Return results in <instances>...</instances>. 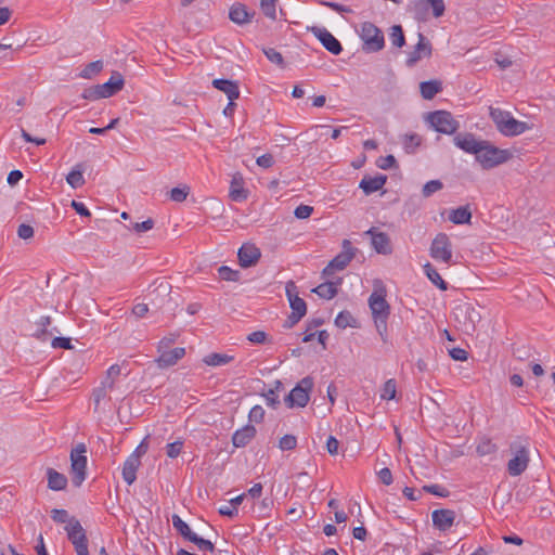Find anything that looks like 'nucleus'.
<instances>
[{
  "label": "nucleus",
  "instance_id": "nucleus-36",
  "mask_svg": "<svg viewBox=\"0 0 555 555\" xmlns=\"http://www.w3.org/2000/svg\"><path fill=\"white\" fill-rule=\"evenodd\" d=\"M172 526L184 539L189 541H191V539L196 534L178 515L172 516Z\"/></svg>",
  "mask_w": 555,
  "mask_h": 555
},
{
  "label": "nucleus",
  "instance_id": "nucleus-20",
  "mask_svg": "<svg viewBox=\"0 0 555 555\" xmlns=\"http://www.w3.org/2000/svg\"><path fill=\"white\" fill-rule=\"evenodd\" d=\"M431 517L434 526L441 531H446L453 526L455 513L451 509H436Z\"/></svg>",
  "mask_w": 555,
  "mask_h": 555
},
{
  "label": "nucleus",
  "instance_id": "nucleus-11",
  "mask_svg": "<svg viewBox=\"0 0 555 555\" xmlns=\"http://www.w3.org/2000/svg\"><path fill=\"white\" fill-rule=\"evenodd\" d=\"M356 249L352 247L351 242L344 240L343 250L334 257L330 263L323 269V275L330 276L335 271L344 270L349 262L353 259Z\"/></svg>",
  "mask_w": 555,
  "mask_h": 555
},
{
  "label": "nucleus",
  "instance_id": "nucleus-34",
  "mask_svg": "<svg viewBox=\"0 0 555 555\" xmlns=\"http://www.w3.org/2000/svg\"><path fill=\"white\" fill-rule=\"evenodd\" d=\"M114 389V387H106L105 383H101L99 387H96L92 392V399L94 402V410L98 411L100 408V403L103 399L108 398L111 400V397H108V393Z\"/></svg>",
  "mask_w": 555,
  "mask_h": 555
},
{
  "label": "nucleus",
  "instance_id": "nucleus-51",
  "mask_svg": "<svg viewBox=\"0 0 555 555\" xmlns=\"http://www.w3.org/2000/svg\"><path fill=\"white\" fill-rule=\"evenodd\" d=\"M422 490L440 498H446L449 495V491L440 485L424 486Z\"/></svg>",
  "mask_w": 555,
  "mask_h": 555
},
{
  "label": "nucleus",
  "instance_id": "nucleus-9",
  "mask_svg": "<svg viewBox=\"0 0 555 555\" xmlns=\"http://www.w3.org/2000/svg\"><path fill=\"white\" fill-rule=\"evenodd\" d=\"M87 452L86 446L83 443L78 444L70 452V474L73 485L76 487H80L81 483L86 479V469H87V456L85 453Z\"/></svg>",
  "mask_w": 555,
  "mask_h": 555
},
{
  "label": "nucleus",
  "instance_id": "nucleus-27",
  "mask_svg": "<svg viewBox=\"0 0 555 555\" xmlns=\"http://www.w3.org/2000/svg\"><path fill=\"white\" fill-rule=\"evenodd\" d=\"M386 176L364 177L360 182V188L365 194H372L379 191L386 183Z\"/></svg>",
  "mask_w": 555,
  "mask_h": 555
},
{
  "label": "nucleus",
  "instance_id": "nucleus-28",
  "mask_svg": "<svg viewBox=\"0 0 555 555\" xmlns=\"http://www.w3.org/2000/svg\"><path fill=\"white\" fill-rule=\"evenodd\" d=\"M449 220L454 224H468L472 220V210L468 205L449 211Z\"/></svg>",
  "mask_w": 555,
  "mask_h": 555
},
{
  "label": "nucleus",
  "instance_id": "nucleus-32",
  "mask_svg": "<svg viewBox=\"0 0 555 555\" xmlns=\"http://www.w3.org/2000/svg\"><path fill=\"white\" fill-rule=\"evenodd\" d=\"M233 356L227 353L212 352L203 358V362L208 366H222L233 361Z\"/></svg>",
  "mask_w": 555,
  "mask_h": 555
},
{
  "label": "nucleus",
  "instance_id": "nucleus-25",
  "mask_svg": "<svg viewBox=\"0 0 555 555\" xmlns=\"http://www.w3.org/2000/svg\"><path fill=\"white\" fill-rule=\"evenodd\" d=\"M141 465V461L135 456H128L122 465V478L128 485H132L137 479V470Z\"/></svg>",
  "mask_w": 555,
  "mask_h": 555
},
{
  "label": "nucleus",
  "instance_id": "nucleus-38",
  "mask_svg": "<svg viewBox=\"0 0 555 555\" xmlns=\"http://www.w3.org/2000/svg\"><path fill=\"white\" fill-rule=\"evenodd\" d=\"M278 0H260V9L262 13L270 20H276Z\"/></svg>",
  "mask_w": 555,
  "mask_h": 555
},
{
  "label": "nucleus",
  "instance_id": "nucleus-53",
  "mask_svg": "<svg viewBox=\"0 0 555 555\" xmlns=\"http://www.w3.org/2000/svg\"><path fill=\"white\" fill-rule=\"evenodd\" d=\"M248 418L254 423H261L264 418V410L261 405H255L251 408L248 414Z\"/></svg>",
  "mask_w": 555,
  "mask_h": 555
},
{
  "label": "nucleus",
  "instance_id": "nucleus-16",
  "mask_svg": "<svg viewBox=\"0 0 555 555\" xmlns=\"http://www.w3.org/2000/svg\"><path fill=\"white\" fill-rule=\"evenodd\" d=\"M482 141L483 140H477L473 133L468 132L457 133L453 138V143L456 147L466 153L474 154L475 156L477 155Z\"/></svg>",
  "mask_w": 555,
  "mask_h": 555
},
{
  "label": "nucleus",
  "instance_id": "nucleus-8",
  "mask_svg": "<svg viewBox=\"0 0 555 555\" xmlns=\"http://www.w3.org/2000/svg\"><path fill=\"white\" fill-rule=\"evenodd\" d=\"M313 378L310 376L304 377L285 398V403L288 408H304L308 404L310 392L313 388Z\"/></svg>",
  "mask_w": 555,
  "mask_h": 555
},
{
  "label": "nucleus",
  "instance_id": "nucleus-10",
  "mask_svg": "<svg viewBox=\"0 0 555 555\" xmlns=\"http://www.w3.org/2000/svg\"><path fill=\"white\" fill-rule=\"evenodd\" d=\"M286 295L292 308V313L287 319V327L294 326L307 312V305L302 298L298 296L297 286L293 281L286 283Z\"/></svg>",
  "mask_w": 555,
  "mask_h": 555
},
{
  "label": "nucleus",
  "instance_id": "nucleus-49",
  "mask_svg": "<svg viewBox=\"0 0 555 555\" xmlns=\"http://www.w3.org/2000/svg\"><path fill=\"white\" fill-rule=\"evenodd\" d=\"M496 451V447L490 440L486 439L477 446V453L481 456L492 454Z\"/></svg>",
  "mask_w": 555,
  "mask_h": 555
},
{
  "label": "nucleus",
  "instance_id": "nucleus-17",
  "mask_svg": "<svg viewBox=\"0 0 555 555\" xmlns=\"http://www.w3.org/2000/svg\"><path fill=\"white\" fill-rule=\"evenodd\" d=\"M311 30L331 53L338 55L343 51L340 42L327 29L313 27Z\"/></svg>",
  "mask_w": 555,
  "mask_h": 555
},
{
  "label": "nucleus",
  "instance_id": "nucleus-6",
  "mask_svg": "<svg viewBox=\"0 0 555 555\" xmlns=\"http://www.w3.org/2000/svg\"><path fill=\"white\" fill-rule=\"evenodd\" d=\"M125 80L122 75L119 72H114L105 83L98 85L91 89H88L83 93L85 99L98 100V99H106L124 88Z\"/></svg>",
  "mask_w": 555,
  "mask_h": 555
},
{
  "label": "nucleus",
  "instance_id": "nucleus-31",
  "mask_svg": "<svg viewBox=\"0 0 555 555\" xmlns=\"http://www.w3.org/2000/svg\"><path fill=\"white\" fill-rule=\"evenodd\" d=\"M423 268H424V272H425L426 276L435 286H437L441 291H447V288H448L447 282L441 278L440 273L437 271V269L433 264L427 262L426 264H424Z\"/></svg>",
  "mask_w": 555,
  "mask_h": 555
},
{
  "label": "nucleus",
  "instance_id": "nucleus-63",
  "mask_svg": "<svg viewBox=\"0 0 555 555\" xmlns=\"http://www.w3.org/2000/svg\"><path fill=\"white\" fill-rule=\"evenodd\" d=\"M451 358L455 361H465L467 360V352L462 349V348H452L450 351H449Z\"/></svg>",
  "mask_w": 555,
  "mask_h": 555
},
{
  "label": "nucleus",
  "instance_id": "nucleus-39",
  "mask_svg": "<svg viewBox=\"0 0 555 555\" xmlns=\"http://www.w3.org/2000/svg\"><path fill=\"white\" fill-rule=\"evenodd\" d=\"M103 69L102 61H94L89 63L80 73V77L90 79L98 75Z\"/></svg>",
  "mask_w": 555,
  "mask_h": 555
},
{
  "label": "nucleus",
  "instance_id": "nucleus-62",
  "mask_svg": "<svg viewBox=\"0 0 555 555\" xmlns=\"http://www.w3.org/2000/svg\"><path fill=\"white\" fill-rule=\"evenodd\" d=\"M256 163L262 168H270L274 164V158L271 154H263L257 158Z\"/></svg>",
  "mask_w": 555,
  "mask_h": 555
},
{
  "label": "nucleus",
  "instance_id": "nucleus-22",
  "mask_svg": "<svg viewBox=\"0 0 555 555\" xmlns=\"http://www.w3.org/2000/svg\"><path fill=\"white\" fill-rule=\"evenodd\" d=\"M65 530L67 532L69 541L73 543V545L82 543L87 541L85 529L82 528L81 524L75 519L70 518L68 524L65 527Z\"/></svg>",
  "mask_w": 555,
  "mask_h": 555
},
{
  "label": "nucleus",
  "instance_id": "nucleus-13",
  "mask_svg": "<svg viewBox=\"0 0 555 555\" xmlns=\"http://www.w3.org/2000/svg\"><path fill=\"white\" fill-rule=\"evenodd\" d=\"M430 256L438 261L449 263L452 258V244L446 233H439L430 245Z\"/></svg>",
  "mask_w": 555,
  "mask_h": 555
},
{
  "label": "nucleus",
  "instance_id": "nucleus-43",
  "mask_svg": "<svg viewBox=\"0 0 555 555\" xmlns=\"http://www.w3.org/2000/svg\"><path fill=\"white\" fill-rule=\"evenodd\" d=\"M189 194H190V188L188 185H183V186H179V188H173L170 191V198L173 202L182 203V202H184L186 199Z\"/></svg>",
  "mask_w": 555,
  "mask_h": 555
},
{
  "label": "nucleus",
  "instance_id": "nucleus-12",
  "mask_svg": "<svg viewBox=\"0 0 555 555\" xmlns=\"http://www.w3.org/2000/svg\"><path fill=\"white\" fill-rule=\"evenodd\" d=\"M361 39L364 49L370 52H376L384 47V36L382 31L372 23L365 22L361 25Z\"/></svg>",
  "mask_w": 555,
  "mask_h": 555
},
{
  "label": "nucleus",
  "instance_id": "nucleus-52",
  "mask_svg": "<svg viewBox=\"0 0 555 555\" xmlns=\"http://www.w3.org/2000/svg\"><path fill=\"white\" fill-rule=\"evenodd\" d=\"M183 441L178 440L171 443H168L166 447V453L170 459H176L182 451Z\"/></svg>",
  "mask_w": 555,
  "mask_h": 555
},
{
  "label": "nucleus",
  "instance_id": "nucleus-15",
  "mask_svg": "<svg viewBox=\"0 0 555 555\" xmlns=\"http://www.w3.org/2000/svg\"><path fill=\"white\" fill-rule=\"evenodd\" d=\"M237 256L241 267L249 268L259 261L261 251L255 244L245 243L238 249Z\"/></svg>",
  "mask_w": 555,
  "mask_h": 555
},
{
  "label": "nucleus",
  "instance_id": "nucleus-46",
  "mask_svg": "<svg viewBox=\"0 0 555 555\" xmlns=\"http://www.w3.org/2000/svg\"><path fill=\"white\" fill-rule=\"evenodd\" d=\"M391 43L398 48H401L404 44V35L401 26L395 25L391 28L390 33Z\"/></svg>",
  "mask_w": 555,
  "mask_h": 555
},
{
  "label": "nucleus",
  "instance_id": "nucleus-33",
  "mask_svg": "<svg viewBox=\"0 0 555 555\" xmlns=\"http://www.w3.org/2000/svg\"><path fill=\"white\" fill-rule=\"evenodd\" d=\"M338 283L325 282L313 288V292L324 299H332L337 294Z\"/></svg>",
  "mask_w": 555,
  "mask_h": 555
},
{
  "label": "nucleus",
  "instance_id": "nucleus-56",
  "mask_svg": "<svg viewBox=\"0 0 555 555\" xmlns=\"http://www.w3.org/2000/svg\"><path fill=\"white\" fill-rule=\"evenodd\" d=\"M154 227V221L152 219H147L143 222H135L132 225V230L137 233L147 232L152 230Z\"/></svg>",
  "mask_w": 555,
  "mask_h": 555
},
{
  "label": "nucleus",
  "instance_id": "nucleus-60",
  "mask_svg": "<svg viewBox=\"0 0 555 555\" xmlns=\"http://www.w3.org/2000/svg\"><path fill=\"white\" fill-rule=\"evenodd\" d=\"M247 339L253 344H264L267 341V334L263 331H256L250 333Z\"/></svg>",
  "mask_w": 555,
  "mask_h": 555
},
{
  "label": "nucleus",
  "instance_id": "nucleus-58",
  "mask_svg": "<svg viewBox=\"0 0 555 555\" xmlns=\"http://www.w3.org/2000/svg\"><path fill=\"white\" fill-rule=\"evenodd\" d=\"M147 437H145L129 456H135L137 460L141 461V457L147 452Z\"/></svg>",
  "mask_w": 555,
  "mask_h": 555
},
{
  "label": "nucleus",
  "instance_id": "nucleus-59",
  "mask_svg": "<svg viewBox=\"0 0 555 555\" xmlns=\"http://www.w3.org/2000/svg\"><path fill=\"white\" fill-rule=\"evenodd\" d=\"M51 346L53 348H63V349H72L73 346L70 344V339L66 337H54L52 339Z\"/></svg>",
  "mask_w": 555,
  "mask_h": 555
},
{
  "label": "nucleus",
  "instance_id": "nucleus-47",
  "mask_svg": "<svg viewBox=\"0 0 555 555\" xmlns=\"http://www.w3.org/2000/svg\"><path fill=\"white\" fill-rule=\"evenodd\" d=\"M297 446V439L293 435H285L279 441V448L282 451L294 450Z\"/></svg>",
  "mask_w": 555,
  "mask_h": 555
},
{
  "label": "nucleus",
  "instance_id": "nucleus-42",
  "mask_svg": "<svg viewBox=\"0 0 555 555\" xmlns=\"http://www.w3.org/2000/svg\"><path fill=\"white\" fill-rule=\"evenodd\" d=\"M356 320L352 314L348 311L340 312L336 319L335 324L340 328H346L348 326H354Z\"/></svg>",
  "mask_w": 555,
  "mask_h": 555
},
{
  "label": "nucleus",
  "instance_id": "nucleus-35",
  "mask_svg": "<svg viewBox=\"0 0 555 555\" xmlns=\"http://www.w3.org/2000/svg\"><path fill=\"white\" fill-rule=\"evenodd\" d=\"M66 181L73 189L80 188L85 184L81 165L75 166V168L67 175Z\"/></svg>",
  "mask_w": 555,
  "mask_h": 555
},
{
  "label": "nucleus",
  "instance_id": "nucleus-61",
  "mask_svg": "<svg viewBox=\"0 0 555 555\" xmlns=\"http://www.w3.org/2000/svg\"><path fill=\"white\" fill-rule=\"evenodd\" d=\"M52 519L56 522H67L70 520L68 519V514L65 509H52Z\"/></svg>",
  "mask_w": 555,
  "mask_h": 555
},
{
  "label": "nucleus",
  "instance_id": "nucleus-45",
  "mask_svg": "<svg viewBox=\"0 0 555 555\" xmlns=\"http://www.w3.org/2000/svg\"><path fill=\"white\" fill-rule=\"evenodd\" d=\"M218 274L221 280L236 282L240 278V272L232 270L227 266H222L218 269Z\"/></svg>",
  "mask_w": 555,
  "mask_h": 555
},
{
  "label": "nucleus",
  "instance_id": "nucleus-18",
  "mask_svg": "<svg viewBox=\"0 0 555 555\" xmlns=\"http://www.w3.org/2000/svg\"><path fill=\"white\" fill-rule=\"evenodd\" d=\"M158 352L159 356L156 359V363L159 369L172 366L185 356V349L183 347H177L171 350L165 349Z\"/></svg>",
  "mask_w": 555,
  "mask_h": 555
},
{
  "label": "nucleus",
  "instance_id": "nucleus-57",
  "mask_svg": "<svg viewBox=\"0 0 555 555\" xmlns=\"http://www.w3.org/2000/svg\"><path fill=\"white\" fill-rule=\"evenodd\" d=\"M264 399H266V403L267 405L271 406V408H276L278 404L280 403V400H279V395L276 393V390L275 389H270L268 390L264 395H263Z\"/></svg>",
  "mask_w": 555,
  "mask_h": 555
},
{
  "label": "nucleus",
  "instance_id": "nucleus-40",
  "mask_svg": "<svg viewBox=\"0 0 555 555\" xmlns=\"http://www.w3.org/2000/svg\"><path fill=\"white\" fill-rule=\"evenodd\" d=\"M120 373H121L120 366L118 364H114L107 370L106 376L104 377V379L102 382L106 384V387L115 388L116 382H117L118 377L120 376Z\"/></svg>",
  "mask_w": 555,
  "mask_h": 555
},
{
  "label": "nucleus",
  "instance_id": "nucleus-44",
  "mask_svg": "<svg viewBox=\"0 0 555 555\" xmlns=\"http://www.w3.org/2000/svg\"><path fill=\"white\" fill-rule=\"evenodd\" d=\"M443 183L440 180H431L428 181L422 189V194L424 197H429L436 192L442 190Z\"/></svg>",
  "mask_w": 555,
  "mask_h": 555
},
{
  "label": "nucleus",
  "instance_id": "nucleus-64",
  "mask_svg": "<svg viewBox=\"0 0 555 555\" xmlns=\"http://www.w3.org/2000/svg\"><path fill=\"white\" fill-rule=\"evenodd\" d=\"M338 447H339L338 440L335 437L330 436L327 439V442H326V449H327L328 453L331 455H336L338 453Z\"/></svg>",
  "mask_w": 555,
  "mask_h": 555
},
{
  "label": "nucleus",
  "instance_id": "nucleus-24",
  "mask_svg": "<svg viewBox=\"0 0 555 555\" xmlns=\"http://www.w3.org/2000/svg\"><path fill=\"white\" fill-rule=\"evenodd\" d=\"M256 436V428L253 425H246L237 429L232 436V443L236 448L247 446Z\"/></svg>",
  "mask_w": 555,
  "mask_h": 555
},
{
  "label": "nucleus",
  "instance_id": "nucleus-23",
  "mask_svg": "<svg viewBox=\"0 0 555 555\" xmlns=\"http://www.w3.org/2000/svg\"><path fill=\"white\" fill-rule=\"evenodd\" d=\"M212 86L223 92L228 96L229 101H235L240 96L238 85L235 81L228 79H214Z\"/></svg>",
  "mask_w": 555,
  "mask_h": 555
},
{
  "label": "nucleus",
  "instance_id": "nucleus-21",
  "mask_svg": "<svg viewBox=\"0 0 555 555\" xmlns=\"http://www.w3.org/2000/svg\"><path fill=\"white\" fill-rule=\"evenodd\" d=\"M366 234L371 236L372 245L378 254H389L391 251L389 237L385 233L370 229Z\"/></svg>",
  "mask_w": 555,
  "mask_h": 555
},
{
  "label": "nucleus",
  "instance_id": "nucleus-3",
  "mask_svg": "<svg viewBox=\"0 0 555 555\" xmlns=\"http://www.w3.org/2000/svg\"><path fill=\"white\" fill-rule=\"evenodd\" d=\"M512 157L513 154L509 150L499 149L489 141L483 140L476 155V160L482 168L490 169L506 163Z\"/></svg>",
  "mask_w": 555,
  "mask_h": 555
},
{
  "label": "nucleus",
  "instance_id": "nucleus-54",
  "mask_svg": "<svg viewBox=\"0 0 555 555\" xmlns=\"http://www.w3.org/2000/svg\"><path fill=\"white\" fill-rule=\"evenodd\" d=\"M34 228L29 224H26V223H22L18 228H17V235L22 240H30L33 238L34 236Z\"/></svg>",
  "mask_w": 555,
  "mask_h": 555
},
{
  "label": "nucleus",
  "instance_id": "nucleus-19",
  "mask_svg": "<svg viewBox=\"0 0 555 555\" xmlns=\"http://www.w3.org/2000/svg\"><path fill=\"white\" fill-rule=\"evenodd\" d=\"M255 12L248 11L247 7L243 3H234L229 11V18L237 24L245 25L251 22Z\"/></svg>",
  "mask_w": 555,
  "mask_h": 555
},
{
  "label": "nucleus",
  "instance_id": "nucleus-1",
  "mask_svg": "<svg viewBox=\"0 0 555 555\" xmlns=\"http://www.w3.org/2000/svg\"><path fill=\"white\" fill-rule=\"evenodd\" d=\"M369 306L376 330L383 337L387 328L390 306L386 301V287L380 280H374L373 282V293L369 298Z\"/></svg>",
  "mask_w": 555,
  "mask_h": 555
},
{
  "label": "nucleus",
  "instance_id": "nucleus-2",
  "mask_svg": "<svg viewBox=\"0 0 555 555\" xmlns=\"http://www.w3.org/2000/svg\"><path fill=\"white\" fill-rule=\"evenodd\" d=\"M489 114L496 130L505 137H516L531 129L525 121L515 119L509 112L498 107H489Z\"/></svg>",
  "mask_w": 555,
  "mask_h": 555
},
{
  "label": "nucleus",
  "instance_id": "nucleus-41",
  "mask_svg": "<svg viewBox=\"0 0 555 555\" xmlns=\"http://www.w3.org/2000/svg\"><path fill=\"white\" fill-rule=\"evenodd\" d=\"M397 385L395 379H388L380 389V398L383 400H392L396 398Z\"/></svg>",
  "mask_w": 555,
  "mask_h": 555
},
{
  "label": "nucleus",
  "instance_id": "nucleus-50",
  "mask_svg": "<svg viewBox=\"0 0 555 555\" xmlns=\"http://www.w3.org/2000/svg\"><path fill=\"white\" fill-rule=\"evenodd\" d=\"M263 53L270 62H272L279 66H283L284 60H283L282 54L279 51H276L273 48H266V49H263Z\"/></svg>",
  "mask_w": 555,
  "mask_h": 555
},
{
  "label": "nucleus",
  "instance_id": "nucleus-26",
  "mask_svg": "<svg viewBox=\"0 0 555 555\" xmlns=\"http://www.w3.org/2000/svg\"><path fill=\"white\" fill-rule=\"evenodd\" d=\"M418 88L423 99L431 100L442 91V81L439 79L423 81L418 85Z\"/></svg>",
  "mask_w": 555,
  "mask_h": 555
},
{
  "label": "nucleus",
  "instance_id": "nucleus-7",
  "mask_svg": "<svg viewBox=\"0 0 555 555\" xmlns=\"http://www.w3.org/2000/svg\"><path fill=\"white\" fill-rule=\"evenodd\" d=\"M454 317L461 330L466 334H472L481 320L480 310L470 304L457 306L454 309Z\"/></svg>",
  "mask_w": 555,
  "mask_h": 555
},
{
  "label": "nucleus",
  "instance_id": "nucleus-55",
  "mask_svg": "<svg viewBox=\"0 0 555 555\" xmlns=\"http://www.w3.org/2000/svg\"><path fill=\"white\" fill-rule=\"evenodd\" d=\"M313 212V207L309 205H299L295 211L294 215L298 219H307L311 216Z\"/></svg>",
  "mask_w": 555,
  "mask_h": 555
},
{
  "label": "nucleus",
  "instance_id": "nucleus-4",
  "mask_svg": "<svg viewBox=\"0 0 555 555\" xmlns=\"http://www.w3.org/2000/svg\"><path fill=\"white\" fill-rule=\"evenodd\" d=\"M423 118L433 130L443 134H453L460 128V122L447 111L427 113Z\"/></svg>",
  "mask_w": 555,
  "mask_h": 555
},
{
  "label": "nucleus",
  "instance_id": "nucleus-29",
  "mask_svg": "<svg viewBox=\"0 0 555 555\" xmlns=\"http://www.w3.org/2000/svg\"><path fill=\"white\" fill-rule=\"evenodd\" d=\"M48 487L53 491L64 490L67 486V478L65 475L56 472L53 468L47 469Z\"/></svg>",
  "mask_w": 555,
  "mask_h": 555
},
{
  "label": "nucleus",
  "instance_id": "nucleus-5",
  "mask_svg": "<svg viewBox=\"0 0 555 555\" xmlns=\"http://www.w3.org/2000/svg\"><path fill=\"white\" fill-rule=\"evenodd\" d=\"M513 457L507 463V472L511 476H519L529 464V448L525 440L517 439L511 443Z\"/></svg>",
  "mask_w": 555,
  "mask_h": 555
},
{
  "label": "nucleus",
  "instance_id": "nucleus-37",
  "mask_svg": "<svg viewBox=\"0 0 555 555\" xmlns=\"http://www.w3.org/2000/svg\"><path fill=\"white\" fill-rule=\"evenodd\" d=\"M433 47L430 41L423 35L418 34V60L431 56Z\"/></svg>",
  "mask_w": 555,
  "mask_h": 555
},
{
  "label": "nucleus",
  "instance_id": "nucleus-48",
  "mask_svg": "<svg viewBox=\"0 0 555 555\" xmlns=\"http://www.w3.org/2000/svg\"><path fill=\"white\" fill-rule=\"evenodd\" d=\"M190 542L196 544L197 548L202 552L212 553L215 551V546L209 540L202 539L197 534H195Z\"/></svg>",
  "mask_w": 555,
  "mask_h": 555
},
{
  "label": "nucleus",
  "instance_id": "nucleus-14",
  "mask_svg": "<svg viewBox=\"0 0 555 555\" xmlns=\"http://www.w3.org/2000/svg\"><path fill=\"white\" fill-rule=\"evenodd\" d=\"M444 11L443 0H418V21H426L430 14L438 18L444 14Z\"/></svg>",
  "mask_w": 555,
  "mask_h": 555
},
{
  "label": "nucleus",
  "instance_id": "nucleus-30",
  "mask_svg": "<svg viewBox=\"0 0 555 555\" xmlns=\"http://www.w3.org/2000/svg\"><path fill=\"white\" fill-rule=\"evenodd\" d=\"M230 197L233 201H243L247 197L246 191L244 190V182L241 176H234L230 184Z\"/></svg>",
  "mask_w": 555,
  "mask_h": 555
}]
</instances>
